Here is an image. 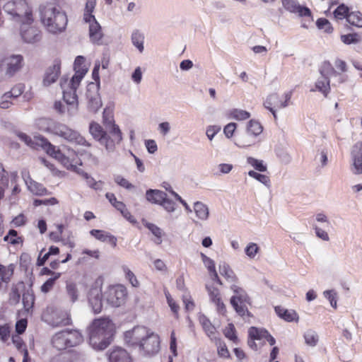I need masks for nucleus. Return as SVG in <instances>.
<instances>
[{
    "mask_svg": "<svg viewBox=\"0 0 362 362\" xmlns=\"http://www.w3.org/2000/svg\"><path fill=\"white\" fill-rule=\"evenodd\" d=\"M28 190L35 195L45 196L49 194L47 189L41 183H39L32 179L26 181Z\"/></svg>",
    "mask_w": 362,
    "mask_h": 362,
    "instance_id": "obj_27",
    "label": "nucleus"
},
{
    "mask_svg": "<svg viewBox=\"0 0 362 362\" xmlns=\"http://www.w3.org/2000/svg\"><path fill=\"white\" fill-rule=\"evenodd\" d=\"M165 297L168 304L173 313L175 317L177 319L179 317L180 305L171 297L169 292L165 293Z\"/></svg>",
    "mask_w": 362,
    "mask_h": 362,
    "instance_id": "obj_55",
    "label": "nucleus"
},
{
    "mask_svg": "<svg viewBox=\"0 0 362 362\" xmlns=\"http://www.w3.org/2000/svg\"><path fill=\"white\" fill-rule=\"evenodd\" d=\"M96 5V0H86L83 19L86 23H90L95 16L92 14Z\"/></svg>",
    "mask_w": 362,
    "mask_h": 362,
    "instance_id": "obj_40",
    "label": "nucleus"
},
{
    "mask_svg": "<svg viewBox=\"0 0 362 362\" xmlns=\"http://www.w3.org/2000/svg\"><path fill=\"white\" fill-rule=\"evenodd\" d=\"M66 291L71 302H75L78 300V291L76 284L73 282H69L66 285Z\"/></svg>",
    "mask_w": 362,
    "mask_h": 362,
    "instance_id": "obj_49",
    "label": "nucleus"
},
{
    "mask_svg": "<svg viewBox=\"0 0 362 362\" xmlns=\"http://www.w3.org/2000/svg\"><path fill=\"white\" fill-rule=\"evenodd\" d=\"M236 305H232L235 312L238 314V315L245 317H251L252 315L248 310L247 305H250V300L249 302H243L242 300H238Z\"/></svg>",
    "mask_w": 362,
    "mask_h": 362,
    "instance_id": "obj_38",
    "label": "nucleus"
},
{
    "mask_svg": "<svg viewBox=\"0 0 362 362\" xmlns=\"http://www.w3.org/2000/svg\"><path fill=\"white\" fill-rule=\"evenodd\" d=\"M275 312L278 315L279 317L284 319L287 322H298V315L293 310H288L285 309L281 306H276Z\"/></svg>",
    "mask_w": 362,
    "mask_h": 362,
    "instance_id": "obj_28",
    "label": "nucleus"
},
{
    "mask_svg": "<svg viewBox=\"0 0 362 362\" xmlns=\"http://www.w3.org/2000/svg\"><path fill=\"white\" fill-rule=\"evenodd\" d=\"M316 25L320 30H324L326 33H332L333 32V27L330 22L326 18H321L317 19Z\"/></svg>",
    "mask_w": 362,
    "mask_h": 362,
    "instance_id": "obj_54",
    "label": "nucleus"
},
{
    "mask_svg": "<svg viewBox=\"0 0 362 362\" xmlns=\"http://www.w3.org/2000/svg\"><path fill=\"white\" fill-rule=\"evenodd\" d=\"M115 129L108 131L109 134H107L103 127L97 122H92L89 126L90 134L107 151H113L115 145L122 140V133L120 129L115 127Z\"/></svg>",
    "mask_w": 362,
    "mask_h": 362,
    "instance_id": "obj_7",
    "label": "nucleus"
},
{
    "mask_svg": "<svg viewBox=\"0 0 362 362\" xmlns=\"http://www.w3.org/2000/svg\"><path fill=\"white\" fill-rule=\"evenodd\" d=\"M248 345L255 350L257 349V345L255 343L256 340L267 341L271 346L274 345L276 343L275 339L265 329L251 327L248 330Z\"/></svg>",
    "mask_w": 362,
    "mask_h": 362,
    "instance_id": "obj_14",
    "label": "nucleus"
},
{
    "mask_svg": "<svg viewBox=\"0 0 362 362\" xmlns=\"http://www.w3.org/2000/svg\"><path fill=\"white\" fill-rule=\"evenodd\" d=\"M229 116L234 119L242 121L249 119L250 113L246 110L234 108L230 111Z\"/></svg>",
    "mask_w": 362,
    "mask_h": 362,
    "instance_id": "obj_46",
    "label": "nucleus"
},
{
    "mask_svg": "<svg viewBox=\"0 0 362 362\" xmlns=\"http://www.w3.org/2000/svg\"><path fill=\"white\" fill-rule=\"evenodd\" d=\"M11 334V327L8 324L0 325V341L6 342Z\"/></svg>",
    "mask_w": 362,
    "mask_h": 362,
    "instance_id": "obj_61",
    "label": "nucleus"
},
{
    "mask_svg": "<svg viewBox=\"0 0 362 362\" xmlns=\"http://www.w3.org/2000/svg\"><path fill=\"white\" fill-rule=\"evenodd\" d=\"M12 341L18 351L23 352V362H26L28 356V352L23 339L18 335H15L12 337Z\"/></svg>",
    "mask_w": 362,
    "mask_h": 362,
    "instance_id": "obj_44",
    "label": "nucleus"
},
{
    "mask_svg": "<svg viewBox=\"0 0 362 362\" xmlns=\"http://www.w3.org/2000/svg\"><path fill=\"white\" fill-rule=\"evenodd\" d=\"M88 108L93 112H96L102 106V101L98 93V87L89 85L86 91Z\"/></svg>",
    "mask_w": 362,
    "mask_h": 362,
    "instance_id": "obj_17",
    "label": "nucleus"
},
{
    "mask_svg": "<svg viewBox=\"0 0 362 362\" xmlns=\"http://www.w3.org/2000/svg\"><path fill=\"white\" fill-rule=\"evenodd\" d=\"M167 197V194L158 189H148L146 191V199L152 203L160 205L164 199Z\"/></svg>",
    "mask_w": 362,
    "mask_h": 362,
    "instance_id": "obj_30",
    "label": "nucleus"
},
{
    "mask_svg": "<svg viewBox=\"0 0 362 362\" xmlns=\"http://www.w3.org/2000/svg\"><path fill=\"white\" fill-rule=\"evenodd\" d=\"M27 222V217L23 213H21L12 219L11 224L15 227H21L25 226Z\"/></svg>",
    "mask_w": 362,
    "mask_h": 362,
    "instance_id": "obj_64",
    "label": "nucleus"
},
{
    "mask_svg": "<svg viewBox=\"0 0 362 362\" xmlns=\"http://www.w3.org/2000/svg\"><path fill=\"white\" fill-rule=\"evenodd\" d=\"M123 271L125 274L126 279L129 281L132 286L134 287H139V281L134 274L127 267H124Z\"/></svg>",
    "mask_w": 362,
    "mask_h": 362,
    "instance_id": "obj_59",
    "label": "nucleus"
},
{
    "mask_svg": "<svg viewBox=\"0 0 362 362\" xmlns=\"http://www.w3.org/2000/svg\"><path fill=\"white\" fill-rule=\"evenodd\" d=\"M83 341L82 334L77 329H65L55 333L51 339L52 346L58 351L75 347Z\"/></svg>",
    "mask_w": 362,
    "mask_h": 362,
    "instance_id": "obj_8",
    "label": "nucleus"
},
{
    "mask_svg": "<svg viewBox=\"0 0 362 362\" xmlns=\"http://www.w3.org/2000/svg\"><path fill=\"white\" fill-rule=\"evenodd\" d=\"M194 210L197 216L201 220H206L209 217V209L206 205L200 202L194 204Z\"/></svg>",
    "mask_w": 362,
    "mask_h": 362,
    "instance_id": "obj_43",
    "label": "nucleus"
},
{
    "mask_svg": "<svg viewBox=\"0 0 362 362\" xmlns=\"http://www.w3.org/2000/svg\"><path fill=\"white\" fill-rule=\"evenodd\" d=\"M144 35L139 31H135L132 33V41L135 47L138 48L140 52L144 50Z\"/></svg>",
    "mask_w": 362,
    "mask_h": 362,
    "instance_id": "obj_50",
    "label": "nucleus"
},
{
    "mask_svg": "<svg viewBox=\"0 0 362 362\" xmlns=\"http://www.w3.org/2000/svg\"><path fill=\"white\" fill-rule=\"evenodd\" d=\"M143 224L156 237L154 242L158 245L161 244L162 235H163L162 230L159 227H158L156 225H155L154 223H152L146 221V222H144Z\"/></svg>",
    "mask_w": 362,
    "mask_h": 362,
    "instance_id": "obj_37",
    "label": "nucleus"
},
{
    "mask_svg": "<svg viewBox=\"0 0 362 362\" xmlns=\"http://www.w3.org/2000/svg\"><path fill=\"white\" fill-rule=\"evenodd\" d=\"M341 41L345 45L356 44L360 41V35L357 33L341 35Z\"/></svg>",
    "mask_w": 362,
    "mask_h": 362,
    "instance_id": "obj_51",
    "label": "nucleus"
},
{
    "mask_svg": "<svg viewBox=\"0 0 362 362\" xmlns=\"http://www.w3.org/2000/svg\"><path fill=\"white\" fill-rule=\"evenodd\" d=\"M199 321L203 329L204 330L206 335L211 339V340L214 341L215 339L218 338L216 336V329L208 318L206 317H202L200 318Z\"/></svg>",
    "mask_w": 362,
    "mask_h": 362,
    "instance_id": "obj_31",
    "label": "nucleus"
},
{
    "mask_svg": "<svg viewBox=\"0 0 362 362\" xmlns=\"http://www.w3.org/2000/svg\"><path fill=\"white\" fill-rule=\"evenodd\" d=\"M4 11L19 22L33 23L32 8L25 0H11L4 6Z\"/></svg>",
    "mask_w": 362,
    "mask_h": 362,
    "instance_id": "obj_9",
    "label": "nucleus"
},
{
    "mask_svg": "<svg viewBox=\"0 0 362 362\" xmlns=\"http://www.w3.org/2000/svg\"><path fill=\"white\" fill-rule=\"evenodd\" d=\"M103 124L108 131L115 130V127L119 128L115 123L112 112L107 109H105L103 112Z\"/></svg>",
    "mask_w": 362,
    "mask_h": 362,
    "instance_id": "obj_34",
    "label": "nucleus"
},
{
    "mask_svg": "<svg viewBox=\"0 0 362 362\" xmlns=\"http://www.w3.org/2000/svg\"><path fill=\"white\" fill-rule=\"evenodd\" d=\"M62 274H56L55 277H50L40 287V291L43 293H47L49 291H51L55 284L56 281L61 277Z\"/></svg>",
    "mask_w": 362,
    "mask_h": 362,
    "instance_id": "obj_48",
    "label": "nucleus"
},
{
    "mask_svg": "<svg viewBox=\"0 0 362 362\" xmlns=\"http://www.w3.org/2000/svg\"><path fill=\"white\" fill-rule=\"evenodd\" d=\"M42 320L53 327H64L72 323L70 313L66 310L47 307L42 314Z\"/></svg>",
    "mask_w": 362,
    "mask_h": 362,
    "instance_id": "obj_10",
    "label": "nucleus"
},
{
    "mask_svg": "<svg viewBox=\"0 0 362 362\" xmlns=\"http://www.w3.org/2000/svg\"><path fill=\"white\" fill-rule=\"evenodd\" d=\"M21 35L23 40L28 43L38 42L41 39V32L33 23H21Z\"/></svg>",
    "mask_w": 362,
    "mask_h": 362,
    "instance_id": "obj_16",
    "label": "nucleus"
},
{
    "mask_svg": "<svg viewBox=\"0 0 362 362\" xmlns=\"http://www.w3.org/2000/svg\"><path fill=\"white\" fill-rule=\"evenodd\" d=\"M41 21L46 29L52 33L64 31L67 25L66 13L52 5H47L41 9Z\"/></svg>",
    "mask_w": 362,
    "mask_h": 362,
    "instance_id": "obj_5",
    "label": "nucleus"
},
{
    "mask_svg": "<svg viewBox=\"0 0 362 362\" xmlns=\"http://www.w3.org/2000/svg\"><path fill=\"white\" fill-rule=\"evenodd\" d=\"M291 95V92H288L281 97L276 93H272L267 98L264 106L272 113L275 120L277 119L276 110L288 106Z\"/></svg>",
    "mask_w": 362,
    "mask_h": 362,
    "instance_id": "obj_13",
    "label": "nucleus"
},
{
    "mask_svg": "<svg viewBox=\"0 0 362 362\" xmlns=\"http://www.w3.org/2000/svg\"><path fill=\"white\" fill-rule=\"evenodd\" d=\"M223 334L229 340L235 344L238 343V338L236 334V329L233 324L229 323L223 330Z\"/></svg>",
    "mask_w": 362,
    "mask_h": 362,
    "instance_id": "obj_47",
    "label": "nucleus"
},
{
    "mask_svg": "<svg viewBox=\"0 0 362 362\" xmlns=\"http://www.w3.org/2000/svg\"><path fill=\"white\" fill-rule=\"evenodd\" d=\"M248 175L266 186H269L270 184V178L267 175L258 173L254 170L249 171Z\"/></svg>",
    "mask_w": 362,
    "mask_h": 362,
    "instance_id": "obj_57",
    "label": "nucleus"
},
{
    "mask_svg": "<svg viewBox=\"0 0 362 362\" xmlns=\"http://www.w3.org/2000/svg\"><path fill=\"white\" fill-rule=\"evenodd\" d=\"M230 289L234 293V295L230 298V303L231 305H236L238 300L243 302H249L250 297L248 296L246 291L240 286L237 285L236 283L230 286Z\"/></svg>",
    "mask_w": 362,
    "mask_h": 362,
    "instance_id": "obj_25",
    "label": "nucleus"
},
{
    "mask_svg": "<svg viewBox=\"0 0 362 362\" xmlns=\"http://www.w3.org/2000/svg\"><path fill=\"white\" fill-rule=\"evenodd\" d=\"M9 173L4 168V165L0 162V185L8 186Z\"/></svg>",
    "mask_w": 362,
    "mask_h": 362,
    "instance_id": "obj_63",
    "label": "nucleus"
},
{
    "mask_svg": "<svg viewBox=\"0 0 362 362\" xmlns=\"http://www.w3.org/2000/svg\"><path fill=\"white\" fill-rule=\"evenodd\" d=\"M315 90L322 93L325 97H327L330 92V81L328 76H322L315 82Z\"/></svg>",
    "mask_w": 362,
    "mask_h": 362,
    "instance_id": "obj_33",
    "label": "nucleus"
},
{
    "mask_svg": "<svg viewBox=\"0 0 362 362\" xmlns=\"http://www.w3.org/2000/svg\"><path fill=\"white\" fill-rule=\"evenodd\" d=\"M24 85L19 83L14 86L11 90L6 92L11 96L12 99H17L19 96L22 95L24 91Z\"/></svg>",
    "mask_w": 362,
    "mask_h": 362,
    "instance_id": "obj_60",
    "label": "nucleus"
},
{
    "mask_svg": "<svg viewBox=\"0 0 362 362\" xmlns=\"http://www.w3.org/2000/svg\"><path fill=\"white\" fill-rule=\"evenodd\" d=\"M124 341L131 347H138L145 355L152 356L160 350L159 336L144 326H136L126 332Z\"/></svg>",
    "mask_w": 362,
    "mask_h": 362,
    "instance_id": "obj_2",
    "label": "nucleus"
},
{
    "mask_svg": "<svg viewBox=\"0 0 362 362\" xmlns=\"http://www.w3.org/2000/svg\"><path fill=\"white\" fill-rule=\"evenodd\" d=\"M60 70L61 60L56 59L54 60L52 66L48 67L45 71L43 78V85L45 86H49L52 83H54L59 78Z\"/></svg>",
    "mask_w": 362,
    "mask_h": 362,
    "instance_id": "obj_20",
    "label": "nucleus"
},
{
    "mask_svg": "<svg viewBox=\"0 0 362 362\" xmlns=\"http://www.w3.org/2000/svg\"><path fill=\"white\" fill-rule=\"evenodd\" d=\"M85 62L86 59L83 56L76 57L74 64L75 74L71 78L74 84L80 85L82 78L88 71Z\"/></svg>",
    "mask_w": 362,
    "mask_h": 362,
    "instance_id": "obj_22",
    "label": "nucleus"
},
{
    "mask_svg": "<svg viewBox=\"0 0 362 362\" xmlns=\"http://www.w3.org/2000/svg\"><path fill=\"white\" fill-rule=\"evenodd\" d=\"M17 136L21 141L31 148H42L48 155L57 160L63 166L69 170L75 169L77 165H82L75 151L69 148V154L66 156L59 148L52 144L47 139L42 136H35L32 139L25 133L18 132Z\"/></svg>",
    "mask_w": 362,
    "mask_h": 362,
    "instance_id": "obj_1",
    "label": "nucleus"
},
{
    "mask_svg": "<svg viewBox=\"0 0 362 362\" xmlns=\"http://www.w3.org/2000/svg\"><path fill=\"white\" fill-rule=\"evenodd\" d=\"M204 262L206 264V266L211 275V278L213 280L216 281L219 285H222V281L218 277V275L216 270L215 263L214 260L206 257L204 255H202Z\"/></svg>",
    "mask_w": 362,
    "mask_h": 362,
    "instance_id": "obj_36",
    "label": "nucleus"
},
{
    "mask_svg": "<svg viewBox=\"0 0 362 362\" xmlns=\"http://www.w3.org/2000/svg\"><path fill=\"white\" fill-rule=\"evenodd\" d=\"M23 303L25 310L27 312H30L33 310L35 303L34 295L27 293L23 295Z\"/></svg>",
    "mask_w": 362,
    "mask_h": 362,
    "instance_id": "obj_52",
    "label": "nucleus"
},
{
    "mask_svg": "<svg viewBox=\"0 0 362 362\" xmlns=\"http://www.w3.org/2000/svg\"><path fill=\"white\" fill-rule=\"evenodd\" d=\"M263 131V127L261 123L257 120L251 119L247 125V132L248 134L257 136Z\"/></svg>",
    "mask_w": 362,
    "mask_h": 362,
    "instance_id": "obj_42",
    "label": "nucleus"
},
{
    "mask_svg": "<svg viewBox=\"0 0 362 362\" xmlns=\"http://www.w3.org/2000/svg\"><path fill=\"white\" fill-rule=\"evenodd\" d=\"M247 162L255 170L259 172H265L267 170V166L263 164L262 160H257L252 157H248L247 158Z\"/></svg>",
    "mask_w": 362,
    "mask_h": 362,
    "instance_id": "obj_56",
    "label": "nucleus"
},
{
    "mask_svg": "<svg viewBox=\"0 0 362 362\" xmlns=\"http://www.w3.org/2000/svg\"><path fill=\"white\" fill-rule=\"evenodd\" d=\"M115 325L107 317L96 318L88 327L89 343L95 350H104L111 343Z\"/></svg>",
    "mask_w": 362,
    "mask_h": 362,
    "instance_id": "obj_3",
    "label": "nucleus"
},
{
    "mask_svg": "<svg viewBox=\"0 0 362 362\" xmlns=\"http://www.w3.org/2000/svg\"><path fill=\"white\" fill-rule=\"evenodd\" d=\"M334 65V67L329 61L323 62L319 69L320 74L322 76H338L339 83L346 82L348 80V76L345 74L348 71L347 63L341 59H336Z\"/></svg>",
    "mask_w": 362,
    "mask_h": 362,
    "instance_id": "obj_11",
    "label": "nucleus"
},
{
    "mask_svg": "<svg viewBox=\"0 0 362 362\" xmlns=\"http://www.w3.org/2000/svg\"><path fill=\"white\" fill-rule=\"evenodd\" d=\"M37 128L43 132H49L66 139L76 146L90 147V143L79 132L67 126L57 123L49 118H40L36 121Z\"/></svg>",
    "mask_w": 362,
    "mask_h": 362,
    "instance_id": "obj_4",
    "label": "nucleus"
},
{
    "mask_svg": "<svg viewBox=\"0 0 362 362\" xmlns=\"http://www.w3.org/2000/svg\"><path fill=\"white\" fill-rule=\"evenodd\" d=\"M354 173H362V142L356 143L352 151Z\"/></svg>",
    "mask_w": 362,
    "mask_h": 362,
    "instance_id": "obj_24",
    "label": "nucleus"
},
{
    "mask_svg": "<svg viewBox=\"0 0 362 362\" xmlns=\"http://www.w3.org/2000/svg\"><path fill=\"white\" fill-rule=\"evenodd\" d=\"M90 234L91 236L94 237L98 240L109 243L113 248H115L117 247V238L107 231L98 229H92L90 231Z\"/></svg>",
    "mask_w": 362,
    "mask_h": 362,
    "instance_id": "obj_23",
    "label": "nucleus"
},
{
    "mask_svg": "<svg viewBox=\"0 0 362 362\" xmlns=\"http://www.w3.org/2000/svg\"><path fill=\"white\" fill-rule=\"evenodd\" d=\"M15 265L13 264L5 266L0 263V290L2 288L4 284H7L11 281Z\"/></svg>",
    "mask_w": 362,
    "mask_h": 362,
    "instance_id": "obj_26",
    "label": "nucleus"
},
{
    "mask_svg": "<svg viewBox=\"0 0 362 362\" xmlns=\"http://www.w3.org/2000/svg\"><path fill=\"white\" fill-rule=\"evenodd\" d=\"M23 58L21 55H13L4 59L3 66H6V74L12 76L23 66Z\"/></svg>",
    "mask_w": 362,
    "mask_h": 362,
    "instance_id": "obj_21",
    "label": "nucleus"
},
{
    "mask_svg": "<svg viewBox=\"0 0 362 362\" xmlns=\"http://www.w3.org/2000/svg\"><path fill=\"white\" fill-rule=\"evenodd\" d=\"M108 362H133L130 353L121 346H114L107 353Z\"/></svg>",
    "mask_w": 362,
    "mask_h": 362,
    "instance_id": "obj_19",
    "label": "nucleus"
},
{
    "mask_svg": "<svg viewBox=\"0 0 362 362\" xmlns=\"http://www.w3.org/2000/svg\"><path fill=\"white\" fill-rule=\"evenodd\" d=\"M347 23L356 28H362V13L358 11H351L347 17Z\"/></svg>",
    "mask_w": 362,
    "mask_h": 362,
    "instance_id": "obj_39",
    "label": "nucleus"
},
{
    "mask_svg": "<svg viewBox=\"0 0 362 362\" xmlns=\"http://www.w3.org/2000/svg\"><path fill=\"white\" fill-rule=\"evenodd\" d=\"M14 99H12L8 93H4L0 99V107L2 109H8L13 105Z\"/></svg>",
    "mask_w": 362,
    "mask_h": 362,
    "instance_id": "obj_62",
    "label": "nucleus"
},
{
    "mask_svg": "<svg viewBox=\"0 0 362 362\" xmlns=\"http://www.w3.org/2000/svg\"><path fill=\"white\" fill-rule=\"evenodd\" d=\"M127 289L122 284L110 285L103 293L104 299L112 307L123 305L127 298Z\"/></svg>",
    "mask_w": 362,
    "mask_h": 362,
    "instance_id": "obj_12",
    "label": "nucleus"
},
{
    "mask_svg": "<svg viewBox=\"0 0 362 362\" xmlns=\"http://www.w3.org/2000/svg\"><path fill=\"white\" fill-rule=\"evenodd\" d=\"M60 86L63 90V100L67 105V108H65L61 101H56L54 105V109L60 114L66 112L71 114L72 110L78 109L76 90L79 85L74 84L72 79L69 80L68 78L62 77L60 80Z\"/></svg>",
    "mask_w": 362,
    "mask_h": 362,
    "instance_id": "obj_6",
    "label": "nucleus"
},
{
    "mask_svg": "<svg viewBox=\"0 0 362 362\" xmlns=\"http://www.w3.org/2000/svg\"><path fill=\"white\" fill-rule=\"evenodd\" d=\"M304 338L305 343L309 346H314L317 344L318 336L314 331H308L304 334Z\"/></svg>",
    "mask_w": 362,
    "mask_h": 362,
    "instance_id": "obj_58",
    "label": "nucleus"
},
{
    "mask_svg": "<svg viewBox=\"0 0 362 362\" xmlns=\"http://www.w3.org/2000/svg\"><path fill=\"white\" fill-rule=\"evenodd\" d=\"M219 272L226 280L233 284L238 281V279L230 266L226 263L219 266Z\"/></svg>",
    "mask_w": 362,
    "mask_h": 362,
    "instance_id": "obj_32",
    "label": "nucleus"
},
{
    "mask_svg": "<svg viewBox=\"0 0 362 362\" xmlns=\"http://www.w3.org/2000/svg\"><path fill=\"white\" fill-rule=\"evenodd\" d=\"M4 240L10 243L12 245H23L24 238L23 236H19L18 232L14 229L8 230L6 235L4 236Z\"/></svg>",
    "mask_w": 362,
    "mask_h": 362,
    "instance_id": "obj_35",
    "label": "nucleus"
},
{
    "mask_svg": "<svg viewBox=\"0 0 362 362\" xmlns=\"http://www.w3.org/2000/svg\"><path fill=\"white\" fill-rule=\"evenodd\" d=\"M351 13L349 8L345 4H341L334 11L333 14L336 19L344 20L347 21L348 15Z\"/></svg>",
    "mask_w": 362,
    "mask_h": 362,
    "instance_id": "obj_45",
    "label": "nucleus"
},
{
    "mask_svg": "<svg viewBox=\"0 0 362 362\" xmlns=\"http://www.w3.org/2000/svg\"><path fill=\"white\" fill-rule=\"evenodd\" d=\"M216 346H217V353L219 357L223 358H230V354L226 346V344L219 337L214 340Z\"/></svg>",
    "mask_w": 362,
    "mask_h": 362,
    "instance_id": "obj_41",
    "label": "nucleus"
},
{
    "mask_svg": "<svg viewBox=\"0 0 362 362\" xmlns=\"http://www.w3.org/2000/svg\"><path fill=\"white\" fill-rule=\"evenodd\" d=\"M95 286H93L88 294V300L90 306L91 307L95 314L100 313L103 310V301L101 290V283L99 285L98 281H95Z\"/></svg>",
    "mask_w": 362,
    "mask_h": 362,
    "instance_id": "obj_15",
    "label": "nucleus"
},
{
    "mask_svg": "<svg viewBox=\"0 0 362 362\" xmlns=\"http://www.w3.org/2000/svg\"><path fill=\"white\" fill-rule=\"evenodd\" d=\"M89 36L93 43H98L103 37L101 27L95 18L92 19L90 23Z\"/></svg>",
    "mask_w": 362,
    "mask_h": 362,
    "instance_id": "obj_29",
    "label": "nucleus"
},
{
    "mask_svg": "<svg viewBox=\"0 0 362 362\" xmlns=\"http://www.w3.org/2000/svg\"><path fill=\"white\" fill-rule=\"evenodd\" d=\"M206 290L211 302L216 306L217 313L221 315H225L227 310L226 306L223 301L220 290L212 286H207Z\"/></svg>",
    "mask_w": 362,
    "mask_h": 362,
    "instance_id": "obj_18",
    "label": "nucleus"
},
{
    "mask_svg": "<svg viewBox=\"0 0 362 362\" xmlns=\"http://www.w3.org/2000/svg\"><path fill=\"white\" fill-rule=\"evenodd\" d=\"M117 210L119 211L122 216L130 221H133L134 217L127 209L126 205L120 201H117L113 206Z\"/></svg>",
    "mask_w": 362,
    "mask_h": 362,
    "instance_id": "obj_53",
    "label": "nucleus"
}]
</instances>
